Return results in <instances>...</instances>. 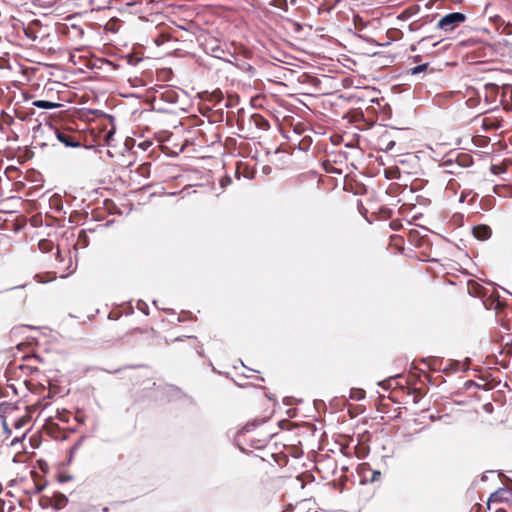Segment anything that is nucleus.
I'll use <instances>...</instances> for the list:
<instances>
[{
  "mask_svg": "<svg viewBox=\"0 0 512 512\" xmlns=\"http://www.w3.org/2000/svg\"><path fill=\"white\" fill-rule=\"evenodd\" d=\"M465 20L466 16L461 12L448 13L438 21L437 28L444 32H452Z\"/></svg>",
  "mask_w": 512,
  "mask_h": 512,
  "instance_id": "obj_1",
  "label": "nucleus"
},
{
  "mask_svg": "<svg viewBox=\"0 0 512 512\" xmlns=\"http://www.w3.org/2000/svg\"><path fill=\"white\" fill-rule=\"evenodd\" d=\"M249 125L254 126L258 130L267 131L270 128L269 122L260 114H252L249 117Z\"/></svg>",
  "mask_w": 512,
  "mask_h": 512,
  "instance_id": "obj_2",
  "label": "nucleus"
},
{
  "mask_svg": "<svg viewBox=\"0 0 512 512\" xmlns=\"http://www.w3.org/2000/svg\"><path fill=\"white\" fill-rule=\"evenodd\" d=\"M491 229L487 225H478L473 228V235L478 240H487L491 236Z\"/></svg>",
  "mask_w": 512,
  "mask_h": 512,
  "instance_id": "obj_3",
  "label": "nucleus"
},
{
  "mask_svg": "<svg viewBox=\"0 0 512 512\" xmlns=\"http://www.w3.org/2000/svg\"><path fill=\"white\" fill-rule=\"evenodd\" d=\"M57 139L63 143L66 147H79L81 144L78 141H75L70 135L56 131Z\"/></svg>",
  "mask_w": 512,
  "mask_h": 512,
  "instance_id": "obj_4",
  "label": "nucleus"
},
{
  "mask_svg": "<svg viewBox=\"0 0 512 512\" xmlns=\"http://www.w3.org/2000/svg\"><path fill=\"white\" fill-rule=\"evenodd\" d=\"M33 105L39 109H46V110L55 109V108H58L61 106V104H59V103L46 101V100H36L33 102Z\"/></svg>",
  "mask_w": 512,
  "mask_h": 512,
  "instance_id": "obj_5",
  "label": "nucleus"
},
{
  "mask_svg": "<svg viewBox=\"0 0 512 512\" xmlns=\"http://www.w3.org/2000/svg\"><path fill=\"white\" fill-rule=\"evenodd\" d=\"M427 67H428L427 63L415 66L411 69V74L416 75L418 73H421V72L425 71L427 69Z\"/></svg>",
  "mask_w": 512,
  "mask_h": 512,
  "instance_id": "obj_6",
  "label": "nucleus"
},
{
  "mask_svg": "<svg viewBox=\"0 0 512 512\" xmlns=\"http://www.w3.org/2000/svg\"><path fill=\"white\" fill-rule=\"evenodd\" d=\"M173 94L174 93L172 91H167L166 93L163 94V97H164L165 100H167L169 102H175Z\"/></svg>",
  "mask_w": 512,
  "mask_h": 512,
  "instance_id": "obj_7",
  "label": "nucleus"
},
{
  "mask_svg": "<svg viewBox=\"0 0 512 512\" xmlns=\"http://www.w3.org/2000/svg\"><path fill=\"white\" fill-rule=\"evenodd\" d=\"M231 183L230 177H225L221 180V187H225Z\"/></svg>",
  "mask_w": 512,
  "mask_h": 512,
  "instance_id": "obj_8",
  "label": "nucleus"
},
{
  "mask_svg": "<svg viewBox=\"0 0 512 512\" xmlns=\"http://www.w3.org/2000/svg\"><path fill=\"white\" fill-rule=\"evenodd\" d=\"M394 146H395V141L390 140V141L386 144V146H385V150H386V151H390V150H392V149H393V147H394Z\"/></svg>",
  "mask_w": 512,
  "mask_h": 512,
  "instance_id": "obj_9",
  "label": "nucleus"
},
{
  "mask_svg": "<svg viewBox=\"0 0 512 512\" xmlns=\"http://www.w3.org/2000/svg\"><path fill=\"white\" fill-rule=\"evenodd\" d=\"M89 4L91 6H96L98 4V0H89Z\"/></svg>",
  "mask_w": 512,
  "mask_h": 512,
  "instance_id": "obj_10",
  "label": "nucleus"
},
{
  "mask_svg": "<svg viewBox=\"0 0 512 512\" xmlns=\"http://www.w3.org/2000/svg\"><path fill=\"white\" fill-rule=\"evenodd\" d=\"M60 498L62 499V501H63V502H66V501H67V498H66V496H64V495H61V496H60Z\"/></svg>",
  "mask_w": 512,
  "mask_h": 512,
  "instance_id": "obj_11",
  "label": "nucleus"
},
{
  "mask_svg": "<svg viewBox=\"0 0 512 512\" xmlns=\"http://www.w3.org/2000/svg\"><path fill=\"white\" fill-rule=\"evenodd\" d=\"M102 8H104V6L97 5L94 9H95V10H100V9H102Z\"/></svg>",
  "mask_w": 512,
  "mask_h": 512,
  "instance_id": "obj_12",
  "label": "nucleus"
},
{
  "mask_svg": "<svg viewBox=\"0 0 512 512\" xmlns=\"http://www.w3.org/2000/svg\"><path fill=\"white\" fill-rule=\"evenodd\" d=\"M102 512H109V508L108 507H103L102 508Z\"/></svg>",
  "mask_w": 512,
  "mask_h": 512,
  "instance_id": "obj_13",
  "label": "nucleus"
}]
</instances>
